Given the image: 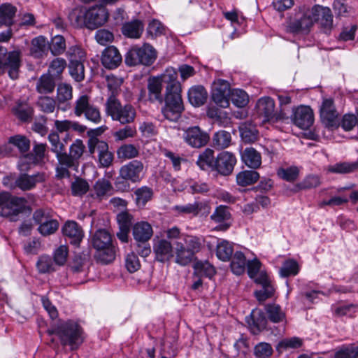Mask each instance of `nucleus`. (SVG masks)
Returning <instances> with one entry per match:
<instances>
[{
  "label": "nucleus",
  "mask_w": 358,
  "mask_h": 358,
  "mask_svg": "<svg viewBox=\"0 0 358 358\" xmlns=\"http://www.w3.org/2000/svg\"><path fill=\"white\" fill-rule=\"evenodd\" d=\"M122 61L121 54L117 48L108 46L102 52L101 63L106 68L113 69L120 65Z\"/></svg>",
  "instance_id": "22"
},
{
  "label": "nucleus",
  "mask_w": 358,
  "mask_h": 358,
  "mask_svg": "<svg viewBox=\"0 0 358 358\" xmlns=\"http://www.w3.org/2000/svg\"><path fill=\"white\" fill-rule=\"evenodd\" d=\"M246 266V259L242 252H236L232 257L231 268L236 275H241L244 273Z\"/></svg>",
  "instance_id": "41"
},
{
  "label": "nucleus",
  "mask_w": 358,
  "mask_h": 358,
  "mask_svg": "<svg viewBox=\"0 0 358 358\" xmlns=\"http://www.w3.org/2000/svg\"><path fill=\"white\" fill-rule=\"evenodd\" d=\"M157 58V52L155 48L148 43H145L142 47H133L125 55V63L132 66L138 64L150 66L154 63Z\"/></svg>",
  "instance_id": "7"
},
{
  "label": "nucleus",
  "mask_w": 358,
  "mask_h": 358,
  "mask_svg": "<svg viewBox=\"0 0 358 358\" xmlns=\"http://www.w3.org/2000/svg\"><path fill=\"white\" fill-rule=\"evenodd\" d=\"M56 87L55 78L50 73H45L40 76L36 84V90L41 94H51Z\"/></svg>",
  "instance_id": "27"
},
{
  "label": "nucleus",
  "mask_w": 358,
  "mask_h": 358,
  "mask_svg": "<svg viewBox=\"0 0 358 358\" xmlns=\"http://www.w3.org/2000/svg\"><path fill=\"white\" fill-rule=\"evenodd\" d=\"M66 67V62L64 59L57 57L54 59L48 69V73L54 78L59 77Z\"/></svg>",
  "instance_id": "58"
},
{
  "label": "nucleus",
  "mask_w": 358,
  "mask_h": 358,
  "mask_svg": "<svg viewBox=\"0 0 358 358\" xmlns=\"http://www.w3.org/2000/svg\"><path fill=\"white\" fill-rule=\"evenodd\" d=\"M236 163V157L231 152L224 151L216 157L214 170L222 176H229L232 173Z\"/></svg>",
  "instance_id": "19"
},
{
  "label": "nucleus",
  "mask_w": 358,
  "mask_h": 358,
  "mask_svg": "<svg viewBox=\"0 0 358 358\" xmlns=\"http://www.w3.org/2000/svg\"><path fill=\"white\" fill-rule=\"evenodd\" d=\"M259 178V174L255 171H243L236 176L237 184L242 187L250 185L256 182Z\"/></svg>",
  "instance_id": "40"
},
{
  "label": "nucleus",
  "mask_w": 358,
  "mask_h": 358,
  "mask_svg": "<svg viewBox=\"0 0 358 358\" xmlns=\"http://www.w3.org/2000/svg\"><path fill=\"white\" fill-rule=\"evenodd\" d=\"M143 31V24L138 20L125 23L122 27V34L129 38H138L142 34Z\"/></svg>",
  "instance_id": "34"
},
{
  "label": "nucleus",
  "mask_w": 358,
  "mask_h": 358,
  "mask_svg": "<svg viewBox=\"0 0 358 358\" xmlns=\"http://www.w3.org/2000/svg\"><path fill=\"white\" fill-rule=\"evenodd\" d=\"M36 266L39 272L42 273L55 271L54 264L49 256H41L37 262Z\"/></svg>",
  "instance_id": "63"
},
{
  "label": "nucleus",
  "mask_w": 358,
  "mask_h": 358,
  "mask_svg": "<svg viewBox=\"0 0 358 358\" xmlns=\"http://www.w3.org/2000/svg\"><path fill=\"white\" fill-rule=\"evenodd\" d=\"M26 203L25 198L3 192L0 193V216L8 217L11 222H15L18 220L19 214L23 212Z\"/></svg>",
  "instance_id": "6"
},
{
  "label": "nucleus",
  "mask_w": 358,
  "mask_h": 358,
  "mask_svg": "<svg viewBox=\"0 0 358 358\" xmlns=\"http://www.w3.org/2000/svg\"><path fill=\"white\" fill-rule=\"evenodd\" d=\"M255 355L258 358H268L273 353V348L268 343H259L254 349Z\"/></svg>",
  "instance_id": "64"
},
{
  "label": "nucleus",
  "mask_w": 358,
  "mask_h": 358,
  "mask_svg": "<svg viewBox=\"0 0 358 358\" xmlns=\"http://www.w3.org/2000/svg\"><path fill=\"white\" fill-rule=\"evenodd\" d=\"M173 250H175L173 243L165 239L158 241L154 246L157 259L162 262L173 257Z\"/></svg>",
  "instance_id": "23"
},
{
  "label": "nucleus",
  "mask_w": 358,
  "mask_h": 358,
  "mask_svg": "<svg viewBox=\"0 0 358 358\" xmlns=\"http://www.w3.org/2000/svg\"><path fill=\"white\" fill-rule=\"evenodd\" d=\"M188 99L192 105L202 106L206 101L207 92L202 86L192 87L188 92Z\"/></svg>",
  "instance_id": "33"
},
{
  "label": "nucleus",
  "mask_w": 358,
  "mask_h": 358,
  "mask_svg": "<svg viewBox=\"0 0 358 358\" xmlns=\"http://www.w3.org/2000/svg\"><path fill=\"white\" fill-rule=\"evenodd\" d=\"M69 62H83L85 59V52L80 47L73 45L66 52Z\"/></svg>",
  "instance_id": "60"
},
{
  "label": "nucleus",
  "mask_w": 358,
  "mask_h": 358,
  "mask_svg": "<svg viewBox=\"0 0 358 358\" xmlns=\"http://www.w3.org/2000/svg\"><path fill=\"white\" fill-rule=\"evenodd\" d=\"M320 178L318 176H308L303 181L294 185L292 191L294 192L302 189L315 188L320 185Z\"/></svg>",
  "instance_id": "47"
},
{
  "label": "nucleus",
  "mask_w": 358,
  "mask_h": 358,
  "mask_svg": "<svg viewBox=\"0 0 358 358\" xmlns=\"http://www.w3.org/2000/svg\"><path fill=\"white\" fill-rule=\"evenodd\" d=\"M320 115L321 122L326 128L334 130L340 126L339 114L332 99L323 100L320 109Z\"/></svg>",
  "instance_id": "11"
},
{
  "label": "nucleus",
  "mask_w": 358,
  "mask_h": 358,
  "mask_svg": "<svg viewBox=\"0 0 358 358\" xmlns=\"http://www.w3.org/2000/svg\"><path fill=\"white\" fill-rule=\"evenodd\" d=\"M66 240L76 246H78L84 237L82 227L75 221H67L62 228Z\"/></svg>",
  "instance_id": "20"
},
{
  "label": "nucleus",
  "mask_w": 358,
  "mask_h": 358,
  "mask_svg": "<svg viewBox=\"0 0 358 358\" xmlns=\"http://www.w3.org/2000/svg\"><path fill=\"white\" fill-rule=\"evenodd\" d=\"M194 268L196 272L201 276H206L211 278L215 274L214 267L208 262H197Z\"/></svg>",
  "instance_id": "62"
},
{
  "label": "nucleus",
  "mask_w": 358,
  "mask_h": 358,
  "mask_svg": "<svg viewBox=\"0 0 358 358\" xmlns=\"http://www.w3.org/2000/svg\"><path fill=\"white\" fill-rule=\"evenodd\" d=\"M73 113L77 117L84 115L85 118L94 123L99 124L101 121V112L96 106L90 103L87 95H82L75 101Z\"/></svg>",
  "instance_id": "10"
},
{
  "label": "nucleus",
  "mask_w": 358,
  "mask_h": 358,
  "mask_svg": "<svg viewBox=\"0 0 358 358\" xmlns=\"http://www.w3.org/2000/svg\"><path fill=\"white\" fill-rule=\"evenodd\" d=\"M243 162L252 169H257L262 163L260 154L253 148H247L241 155Z\"/></svg>",
  "instance_id": "31"
},
{
  "label": "nucleus",
  "mask_w": 358,
  "mask_h": 358,
  "mask_svg": "<svg viewBox=\"0 0 358 358\" xmlns=\"http://www.w3.org/2000/svg\"><path fill=\"white\" fill-rule=\"evenodd\" d=\"M158 78L162 80V84H166L164 96L165 106L162 109V113L166 119L176 121L184 110L181 85L178 80V71L170 67Z\"/></svg>",
  "instance_id": "1"
},
{
  "label": "nucleus",
  "mask_w": 358,
  "mask_h": 358,
  "mask_svg": "<svg viewBox=\"0 0 358 358\" xmlns=\"http://www.w3.org/2000/svg\"><path fill=\"white\" fill-rule=\"evenodd\" d=\"M257 113L264 117L266 121L284 119L285 115H277L275 113V103L270 97H264L258 100L257 105Z\"/></svg>",
  "instance_id": "18"
},
{
  "label": "nucleus",
  "mask_w": 358,
  "mask_h": 358,
  "mask_svg": "<svg viewBox=\"0 0 358 358\" xmlns=\"http://www.w3.org/2000/svg\"><path fill=\"white\" fill-rule=\"evenodd\" d=\"M266 311L268 319L274 323L282 322L285 319V313L279 305L275 303L267 304Z\"/></svg>",
  "instance_id": "44"
},
{
  "label": "nucleus",
  "mask_w": 358,
  "mask_h": 358,
  "mask_svg": "<svg viewBox=\"0 0 358 358\" xmlns=\"http://www.w3.org/2000/svg\"><path fill=\"white\" fill-rule=\"evenodd\" d=\"M56 100L48 96H39L36 102L37 106L45 113H53L56 108Z\"/></svg>",
  "instance_id": "51"
},
{
  "label": "nucleus",
  "mask_w": 358,
  "mask_h": 358,
  "mask_svg": "<svg viewBox=\"0 0 358 358\" xmlns=\"http://www.w3.org/2000/svg\"><path fill=\"white\" fill-rule=\"evenodd\" d=\"M92 243L96 250L103 249L113 245L111 236L105 229L97 230L92 236Z\"/></svg>",
  "instance_id": "32"
},
{
  "label": "nucleus",
  "mask_w": 358,
  "mask_h": 358,
  "mask_svg": "<svg viewBox=\"0 0 358 358\" xmlns=\"http://www.w3.org/2000/svg\"><path fill=\"white\" fill-rule=\"evenodd\" d=\"M49 50L48 42L44 36H40L31 41L30 54L36 58L42 57Z\"/></svg>",
  "instance_id": "30"
},
{
  "label": "nucleus",
  "mask_w": 358,
  "mask_h": 358,
  "mask_svg": "<svg viewBox=\"0 0 358 358\" xmlns=\"http://www.w3.org/2000/svg\"><path fill=\"white\" fill-rule=\"evenodd\" d=\"M85 146L81 139H76L69 148V153L64 151L58 165L56 167V177L59 179L69 178V169H77L80 159L83 155Z\"/></svg>",
  "instance_id": "3"
},
{
  "label": "nucleus",
  "mask_w": 358,
  "mask_h": 358,
  "mask_svg": "<svg viewBox=\"0 0 358 358\" xmlns=\"http://www.w3.org/2000/svg\"><path fill=\"white\" fill-rule=\"evenodd\" d=\"M299 175V169L296 166H290L288 168H280L278 170V176L288 182H294Z\"/></svg>",
  "instance_id": "59"
},
{
  "label": "nucleus",
  "mask_w": 358,
  "mask_h": 358,
  "mask_svg": "<svg viewBox=\"0 0 358 358\" xmlns=\"http://www.w3.org/2000/svg\"><path fill=\"white\" fill-rule=\"evenodd\" d=\"M52 333L59 338L64 345H78L83 342L80 327L78 324L71 321L57 326Z\"/></svg>",
  "instance_id": "9"
},
{
  "label": "nucleus",
  "mask_w": 358,
  "mask_h": 358,
  "mask_svg": "<svg viewBox=\"0 0 358 358\" xmlns=\"http://www.w3.org/2000/svg\"><path fill=\"white\" fill-rule=\"evenodd\" d=\"M73 24L79 27H85L95 29L104 24L108 18V13L103 5L92 6L87 10H76L71 14Z\"/></svg>",
  "instance_id": "2"
},
{
  "label": "nucleus",
  "mask_w": 358,
  "mask_h": 358,
  "mask_svg": "<svg viewBox=\"0 0 358 358\" xmlns=\"http://www.w3.org/2000/svg\"><path fill=\"white\" fill-rule=\"evenodd\" d=\"M20 66L21 52L20 50L7 52L6 48L0 46V76L7 71L11 79H17Z\"/></svg>",
  "instance_id": "8"
},
{
  "label": "nucleus",
  "mask_w": 358,
  "mask_h": 358,
  "mask_svg": "<svg viewBox=\"0 0 358 358\" xmlns=\"http://www.w3.org/2000/svg\"><path fill=\"white\" fill-rule=\"evenodd\" d=\"M239 132L242 141L245 143H254L259 137L257 127L251 122L241 123L239 126Z\"/></svg>",
  "instance_id": "26"
},
{
  "label": "nucleus",
  "mask_w": 358,
  "mask_h": 358,
  "mask_svg": "<svg viewBox=\"0 0 358 358\" xmlns=\"http://www.w3.org/2000/svg\"><path fill=\"white\" fill-rule=\"evenodd\" d=\"M230 94V85L227 81L220 79L213 83L212 99L217 106L227 108L229 106Z\"/></svg>",
  "instance_id": "14"
},
{
  "label": "nucleus",
  "mask_w": 358,
  "mask_h": 358,
  "mask_svg": "<svg viewBox=\"0 0 358 358\" xmlns=\"http://www.w3.org/2000/svg\"><path fill=\"white\" fill-rule=\"evenodd\" d=\"M69 69L70 75L76 82L84 80L85 68L83 62H69Z\"/></svg>",
  "instance_id": "57"
},
{
  "label": "nucleus",
  "mask_w": 358,
  "mask_h": 358,
  "mask_svg": "<svg viewBox=\"0 0 358 358\" xmlns=\"http://www.w3.org/2000/svg\"><path fill=\"white\" fill-rule=\"evenodd\" d=\"M48 140L51 144V151L56 155V157L59 162L62 155L65 150L64 145L60 141L59 134L56 132H52L48 135Z\"/></svg>",
  "instance_id": "49"
},
{
  "label": "nucleus",
  "mask_w": 358,
  "mask_h": 358,
  "mask_svg": "<svg viewBox=\"0 0 358 358\" xmlns=\"http://www.w3.org/2000/svg\"><path fill=\"white\" fill-rule=\"evenodd\" d=\"M292 121L301 129H308L314 122V113L309 106H300L293 109Z\"/></svg>",
  "instance_id": "15"
},
{
  "label": "nucleus",
  "mask_w": 358,
  "mask_h": 358,
  "mask_svg": "<svg viewBox=\"0 0 358 358\" xmlns=\"http://www.w3.org/2000/svg\"><path fill=\"white\" fill-rule=\"evenodd\" d=\"M358 171V161L336 163L328 167V171L337 174H348Z\"/></svg>",
  "instance_id": "36"
},
{
  "label": "nucleus",
  "mask_w": 358,
  "mask_h": 358,
  "mask_svg": "<svg viewBox=\"0 0 358 358\" xmlns=\"http://www.w3.org/2000/svg\"><path fill=\"white\" fill-rule=\"evenodd\" d=\"M143 169L144 165L141 161L132 160L120 168V176L126 180L138 182L143 178Z\"/></svg>",
  "instance_id": "16"
},
{
  "label": "nucleus",
  "mask_w": 358,
  "mask_h": 358,
  "mask_svg": "<svg viewBox=\"0 0 358 358\" xmlns=\"http://www.w3.org/2000/svg\"><path fill=\"white\" fill-rule=\"evenodd\" d=\"M233 252V247L227 241L223 240L217 245V257L222 261H229L232 257Z\"/></svg>",
  "instance_id": "46"
},
{
  "label": "nucleus",
  "mask_w": 358,
  "mask_h": 358,
  "mask_svg": "<svg viewBox=\"0 0 358 358\" xmlns=\"http://www.w3.org/2000/svg\"><path fill=\"white\" fill-rule=\"evenodd\" d=\"M185 141L191 147L200 148L205 146L209 141L208 134L198 126L189 127L183 136Z\"/></svg>",
  "instance_id": "17"
},
{
  "label": "nucleus",
  "mask_w": 358,
  "mask_h": 358,
  "mask_svg": "<svg viewBox=\"0 0 358 358\" xmlns=\"http://www.w3.org/2000/svg\"><path fill=\"white\" fill-rule=\"evenodd\" d=\"M136 196V203L139 207H144L145 205L149 201L153 196V190L152 188L143 186L138 188L134 192Z\"/></svg>",
  "instance_id": "43"
},
{
  "label": "nucleus",
  "mask_w": 358,
  "mask_h": 358,
  "mask_svg": "<svg viewBox=\"0 0 358 358\" xmlns=\"http://www.w3.org/2000/svg\"><path fill=\"white\" fill-rule=\"evenodd\" d=\"M87 148L90 155L93 156L95 153L99 157L108 149V144L96 136H90L87 141Z\"/></svg>",
  "instance_id": "38"
},
{
  "label": "nucleus",
  "mask_w": 358,
  "mask_h": 358,
  "mask_svg": "<svg viewBox=\"0 0 358 358\" xmlns=\"http://www.w3.org/2000/svg\"><path fill=\"white\" fill-rule=\"evenodd\" d=\"M95 257L99 262L103 264L110 263L115 257V251L113 245H111L103 249L96 250Z\"/></svg>",
  "instance_id": "50"
},
{
  "label": "nucleus",
  "mask_w": 358,
  "mask_h": 358,
  "mask_svg": "<svg viewBox=\"0 0 358 358\" xmlns=\"http://www.w3.org/2000/svg\"><path fill=\"white\" fill-rule=\"evenodd\" d=\"M40 164L30 153L23 154L19 159L17 168L20 172H27L34 166Z\"/></svg>",
  "instance_id": "53"
},
{
  "label": "nucleus",
  "mask_w": 358,
  "mask_h": 358,
  "mask_svg": "<svg viewBox=\"0 0 358 358\" xmlns=\"http://www.w3.org/2000/svg\"><path fill=\"white\" fill-rule=\"evenodd\" d=\"M176 262L186 266L189 264L194 257V254L201 248L200 239L194 236L185 234L180 240L173 242Z\"/></svg>",
  "instance_id": "4"
},
{
  "label": "nucleus",
  "mask_w": 358,
  "mask_h": 358,
  "mask_svg": "<svg viewBox=\"0 0 358 358\" xmlns=\"http://www.w3.org/2000/svg\"><path fill=\"white\" fill-rule=\"evenodd\" d=\"M72 87L66 83H60L57 88V101L59 104L65 103L72 99Z\"/></svg>",
  "instance_id": "52"
},
{
  "label": "nucleus",
  "mask_w": 358,
  "mask_h": 358,
  "mask_svg": "<svg viewBox=\"0 0 358 358\" xmlns=\"http://www.w3.org/2000/svg\"><path fill=\"white\" fill-rule=\"evenodd\" d=\"M308 11L313 20V24L317 22L324 33L329 34L333 28V15L331 9L320 5H315Z\"/></svg>",
  "instance_id": "12"
},
{
  "label": "nucleus",
  "mask_w": 358,
  "mask_h": 358,
  "mask_svg": "<svg viewBox=\"0 0 358 358\" xmlns=\"http://www.w3.org/2000/svg\"><path fill=\"white\" fill-rule=\"evenodd\" d=\"M134 238L138 243L148 242L152 236L153 231L151 225L147 222H139L133 227Z\"/></svg>",
  "instance_id": "25"
},
{
  "label": "nucleus",
  "mask_w": 358,
  "mask_h": 358,
  "mask_svg": "<svg viewBox=\"0 0 358 358\" xmlns=\"http://www.w3.org/2000/svg\"><path fill=\"white\" fill-rule=\"evenodd\" d=\"M214 151L212 149L206 148L199 155L196 161V164L203 170L207 169H214L215 159L214 158Z\"/></svg>",
  "instance_id": "39"
},
{
  "label": "nucleus",
  "mask_w": 358,
  "mask_h": 358,
  "mask_svg": "<svg viewBox=\"0 0 358 358\" xmlns=\"http://www.w3.org/2000/svg\"><path fill=\"white\" fill-rule=\"evenodd\" d=\"M48 46L53 55H60L66 48L65 38L61 35H57L52 38L50 43H48Z\"/></svg>",
  "instance_id": "45"
},
{
  "label": "nucleus",
  "mask_w": 358,
  "mask_h": 358,
  "mask_svg": "<svg viewBox=\"0 0 358 358\" xmlns=\"http://www.w3.org/2000/svg\"><path fill=\"white\" fill-rule=\"evenodd\" d=\"M230 99L232 103L238 108L245 106L249 100L248 94L239 89L233 90L231 92Z\"/></svg>",
  "instance_id": "56"
},
{
  "label": "nucleus",
  "mask_w": 358,
  "mask_h": 358,
  "mask_svg": "<svg viewBox=\"0 0 358 358\" xmlns=\"http://www.w3.org/2000/svg\"><path fill=\"white\" fill-rule=\"evenodd\" d=\"M14 115L22 122H29L32 119L34 108L26 101L18 100L12 108Z\"/></svg>",
  "instance_id": "24"
},
{
  "label": "nucleus",
  "mask_w": 358,
  "mask_h": 358,
  "mask_svg": "<svg viewBox=\"0 0 358 358\" xmlns=\"http://www.w3.org/2000/svg\"><path fill=\"white\" fill-rule=\"evenodd\" d=\"M138 155V149L132 144L122 145L117 150V158L121 160L134 159L137 157Z\"/></svg>",
  "instance_id": "42"
},
{
  "label": "nucleus",
  "mask_w": 358,
  "mask_h": 358,
  "mask_svg": "<svg viewBox=\"0 0 358 358\" xmlns=\"http://www.w3.org/2000/svg\"><path fill=\"white\" fill-rule=\"evenodd\" d=\"M59 222L54 219H50L42 224L39 225L38 230L43 236L51 235L58 229Z\"/></svg>",
  "instance_id": "61"
},
{
  "label": "nucleus",
  "mask_w": 358,
  "mask_h": 358,
  "mask_svg": "<svg viewBox=\"0 0 358 358\" xmlns=\"http://www.w3.org/2000/svg\"><path fill=\"white\" fill-rule=\"evenodd\" d=\"M313 25V20L309 11L290 18L286 26V31L294 34H308Z\"/></svg>",
  "instance_id": "13"
},
{
  "label": "nucleus",
  "mask_w": 358,
  "mask_h": 358,
  "mask_svg": "<svg viewBox=\"0 0 358 358\" xmlns=\"http://www.w3.org/2000/svg\"><path fill=\"white\" fill-rule=\"evenodd\" d=\"M8 143L15 145L20 152L24 154L29 150L30 141L26 136L15 135L9 138Z\"/></svg>",
  "instance_id": "54"
},
{
  "label": "nucleus",
  "mask_w": 358,
  "mask_h": 358,
  "mask_svg": "<svg viewBox=\"0 0 358 358\" xmlns=\"http://www.w3.org/2000/svg\"><path fill=\"white\" fill-rule=\"evenodd\" d=\"M252 324L251 331L253 334H259V332L266 329L267 319L264 313L261 310H253L252 314Z\"/></svg>",
  "instance_id": "35"
},
{
  "label": "nucleus",
  "mask_w": 358,
  "mask_h": 358,
  "mask_svg": "<svg viewBox=\"0 0 358 358\" xmlns=\"http://www.w3.org/2000/svg\"><path fill=\"white\" fill-rule=\"evenodd\" d=\"M94 189L96 196L102 198L112 192L113 187L111 183L106 178L98 180L94 185Z\"/></svg>",
  "instance_id": "55"
},
{
  "label": "nucleus",
  "mask_w": 358,
  "mask_h": 358,
  "mask_svg": "<svg viewBox=\"0 0 358 358\" xmlns=\"http://www.w3.org/2000/svg\"><path fill=\"white\" fill-rule=\"evenodd\" d=\"M44 173L38 172L33 175H29L26 172H22L15 180V185L23 191L30 190L34 188L37 183L45 181Z\"/></svg>",
  "instance_id": "21"
},
{
  "label": "nucleus",
  "mask_w": 358,
  "mask_h": 358,
  "mask_svg": "<svg viewBox=\"0 0 358 358\" xmlns=\"http://www.w3.org/2000/svg\"><path fill=\"white\" fill-rule=\"evenodd\" d=\"M203 204L200 202L187 203L185 205H177L173 207V210L179 214L188 215L192 214L196 215L202 209Z\"/></svg>",
  "instance_id": "48"
},
{
  "label": "nucleus",
  "mask_w": 358,
  "mask_h": 358,
  "mask_svg": "<svg viewBox=\"0 0 358 358\" xmlns=\"http://www.w3.org/2000/svg\"><path fill=\"white\" fill-rule=\"evenodd\" d=\"M17 8L10 3H6L0 6V25L10 27L14 23Z\"/></svg>",
  "instance_id": "29"
},
{
  "label": "nucleus",
  "mask_w": 358,
  "mask_h": 358,
  "mask_svg": "<svg viewBox=\"0 0 358 358\" xmlns=\"http://www.w3.org/2000/svg\"><path fill=\"white\" fill-rule=\"evenodd\" d=\"M148 97L150 101H158L162 103L164 98L162 94V83L159 78L154 77L149 79L148 84Z\"/></svg>",
  "instance_id": "28"
},
{
  "label": "nucleus",
  "mask_w": 358,
  "mask_h": 358,
  "mask_svg": "<svg viewBox=\"0 0 358 358\" xmlns=\"http://www.w3.org/2000/svg\"><path fill=\"white\" fill-rule=\"evenodd\" d=\"M231 143V135L230 132L220 130L215 132L213 136V145L217 150H222L228 148Z\"/></svg>",
  "instance_id": "37"
},
{
  "label": "nucleus",
  "mask_w": 358,
  "mask_h": 358,
  "mask_svg": "<svg viewBox=\"0 0 358 358\" xmlns=\"http://www.w3.org/2000/svg\"><path fill=\"white\" fill-rule=\"evenodd\" d=\"M106 113L113 120L118 121L122 124H130L136 117L135 108L129 103L122 106L120 101L111 94L106 101Z\"/></svg>",
  "instance_id": "5"
}]
</instances>
